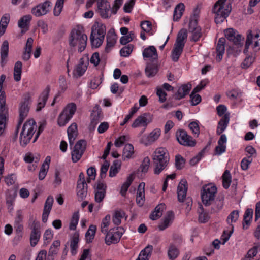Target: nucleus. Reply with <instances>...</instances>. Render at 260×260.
<instances>
[{"mask_svg":"<svg viewBox=\"0 0 260 260\" xmlns=\"http://www.w3.org/2000/svg\"><path fill=\"white\" fill-rule=\"evenodd\" d=\"M184 46L180 44H175L174 47L172 51V59L173 61L176 62L178 60L181 55Z\"/></svg>","mask_w":260,"mask_h":260,"instance_id":"32","label":"nucleus"},{"mask_svg":"<svg viewBox=\"0 0 260 260\" xmlns=\"http://www.w3.org/2000/svg\"><path fill=\"white\" fill-rule=\"evenodd\" d=\"M32 231L30 237V245L35 246L39 240L41 232L40 231L39 223L34 221L31 225Z\"/></svg>","mask_w":260,"mask_h":260,"instance_id":"17","label":"nucleus"},{"mask_svg":"<svg viewBox=\"0 0 260 260\" xmlns=\"http://www.w3.org/2000/svg\"><path fill=\"white\" fill-rule=\"evenodd\" d=\"M227 139L225 135H221L220 139L218 141V145L216 147L215 152L217 155H220L225 151Z\"/></svg>","mask_w":260,"mask_h":260,"instance_id":"27","label":"nucleus"},{"mask_svg":"<svg viewBox=\"0 0 260 260\" xmlns=\"http://www.w3.org/2000/svg\"><path fill=\"white\" fill-rule=\"evenodd\" d=\"M174 217L173 212H167V214L164 215L163 221L158 225L159 230L164 231L167 228L172 222Z\"/></svg>","mask_w":260,"mask_h":260,"instance_id":"28","label":"nucleus"},{"mask_svg":"<svg viewBox=\"0 0 260 260\" xmlns=\"http://www.w3.org/2000/svg\"><path fill=\"white\" fill-rule=\"evenodd\" d=\"M189 128L194 135L198 137L200 134V128L198 123L196 121H193L189 123Z\"/></svg>","mask_w":260,"mask_h":260,"instance_id":"60","label":"nucleus"},{"mask_svg":"<svg viewBox=\"0 0 260 260\" xmlns=\"http://www.w3.org/2000/svg\"><path fill=\"white\" fill-rule=\"evenodd\" d=\"M51 8V2L46 0L33 7L31 10V13L36 17H41L47 14Z\"/></svg>","mask_w":260,"mask_h":260,"instance_id":"10","label":"nucleus"},{"mask_svg":"<svg viewBox=\"0 0 260 260\" xmlns=\"http://www.w3.org/2000/svg\"><path fill=\"white\" fill-rule=\"evenodd\" d=\"M32 17L30 15H26L20 18L18 21V26L22 29V32L26 31L29 29V24Z\"/></svg>","mask_w":260,"mask_h":260,"instance_id":"29","label":"nucleus"},{"mask_svg":"<svg viewBox=\"0 0 260 260\" xmlns=\"http://www.w3.org/2000/svg\"><path fill=\"white\" fill-rule=\"evenodd\" d=\"M179 254V250L173 244H171L168 251V255L170 259L174 260L177 257Z\"/></svg>","mask_w":260,"mask_h":260,"instance_id":"42","label":"nucleus"},{"mask_svg":"<svg viewBox=\"0 0 260 260\" xmlns=\"http://www.w3.org/2000/svg\"><path fill=\"white\" fill-rule=\"evenodd\" d=\"M110 220V216L106 215L103 219L101 224V232L104 234L108 232L109 221Z\"/></svg>","mask_w":260,"mask_h":260,"instance_id":"47","label":"nucleus"},{"mask_svg":"<svg viewBox=\"0 0 260 260\" xmlns=\"http://www.w3.org/2000/svg\"><path fill=\"white\" fill-rule=\"evenodd\" d=\"M153 249L152 245H148L141 251L137 260H148L151 255Z\"/></svg>","mask_w":260,"mask_h":260,"instance_id":"34","label":"nucleus"},{"mask_svg":"<svg viewBox=\"0 0 260 260\" xmlns=\"http://www.w3.org/2000/svg\"><path fill=\"white\" fill-rule=\"evenodd\" d=\"M160 134L161 130L159 128H155L146 138H143L142 141L145 145H149L157 140Z\"/></svg>","mask_w":260,"mask_h":260,"instance_id":"20","label":"nucleus"},{"mask_svg":"<svg viewBox=\"0 0 260 260\" xmlns=\"http://www.w3.org/2000/svg\"><path fill=\"white\" fill-rule=\"evenodd\" d=\"M88 187L86 183L84 174L81 172L77 182V195L79 200H83L86 197L88 191Z\"/></svg>","mask_w":260,"mask_h":260,"instance_id":"8","label":"nucleus"},{"mask_svg":"<svg viewBox=\"0 0 260 260\" xmlns=\"http://www.w3.org/2000/svg\"><path fill=\"white\" fill-rule=\"evenodd\" d=\"M33 43L34 39L31 37L28 38L25 45V50L22 55V59L24 60L27 61L30 58Z\"/></svg>","mask_w":260,"mask_h":260,"instance_id":"30","label":"nucleus"},{"mask_svg":"<svg viewBox=\"0 0 260 260\" xmlns=\"http://www.w3.org/2000/svg\"><path fill=\"white\" fill-rule=\"evenodd\" d=\"M134 177L133 174H131L127 177L126 181L122 185L120 190V194L122 196H124L127 191V189L133 181L134 180Z\"/></svg>","mask_w":260,"mask_h":260,"instance_id":"39","label":"nucleus"},{"mask_svg":"<svg viewBox=\"0 0 260 260\" xmlns=\"http://www.w3.org/2000/svg\"><path fill=\"white\" fill-rule=\"evenodd\" d=\"M252 30H248L247 31V38H246V43H245V48L243 51L244 53L245 54L248 52V49L249 46H250V44H251L252 43Z\"/></svg>","mask_w":260,"mask_h":260,"instance_id":"56","label":"nucleus"},{"mask_svg":"<svg viewBox=\"0 0 260 260\" xmlns=\"http://www.w3.org/2000/svg\"><path fill=\"white\" fill-rule=\"evenodd\" d=\"M133 48V45L131 44L123 47L120 51L121 56L125 57L128 56L132 53Z\"/></svg>","mask_w":260,"mask_h":260,"instance_id":"51","label":"nucleus"},{"mask_svg":"<svg viewBox=\"0 0 260 260\" xmlns=\"http://www.w3.org/2000/svg\"><path fill=\"white\" fill-rule=\"evenodd\" d=\"M16 194L14 193L13 194H9L6 197V205L8 207V209L9 210H13V205L14 202Z\"/></svg>","mask_w":260,"mask_h":260,"instance_id":"54","label":"nucleus"},{"mask_svg":"<svg viewBox=\"0 0 260 260\" xmlns=\"http://www.w3.org/2000/svg\"><path fill=\"white\" fill-rule=\"evenodd\" d=\"M255 57L253 56H248L245 58L241 64V67L243 69H247L254 61Z\"/></svg>","mask_w":260,"mask_h":260,"instance_id":"53","label":"nucleus"},{"mask_svg":"<svg viewBox=\"0 0 260 260\" xmlns=\"http://www.w3.org/2000/svg\"><path fill=\"white\" fill-rule=\"evenodd\" d=\"M226 40L224 38H220L217 44L216 51L217 53L216 59L220 61L222 58L223 55L225 51V44Z\"/></svg>","mask_w":260,"mask_h":260,"instance_id":"24","label":"nucleus"},{"mask_svg":"<svg viewBox=\"0 0 260 260\" xmlns=\"http://www.w3.org/2000/svg\"><path fill=\"white\" fill-rule=\"evenodd\" d=\"M22 63L20 61H17L14 68V80L18 82L21 80L22 73Z\"/></svg>","mask_w":260,"mask_h":260,"instance_id":"35","label":"nucleus"},{"mask_svg":"<svg viewBox=\"0 0 260 260\" xmlns=\"http://www.w3.org/2000/svg\"><path fill=\"white\" fill-rule=\"evenodd\" d=\"M107 45L105 48L106 52L109 51L110 48L113 47L116 41V35L114 31H109L107 35Z\"/></svg>","mask_w":260,"mask_h":260,"instance_id":"31","label":"nucleus"},{"mask_svg":"<svg viewBox=\"0 0 260 260\" xmlns=\"http://www.w3.org/2000/svg\"><path fill=\"white\" fill-rule=\"evenodd\" d=\"M50 90V87L48 86H47L40 95L38 100L39 102L44 103L45 104H46V103L48 98Z\"/></svg>","mask_w":260,"mask_h":260,"instance_id":"52","label":"nucleus"},{"mask_svg":"<svg viewBox=\"0 0 260 260\" xmlns=\"http://www.w3.org/2000/svg\"><path fill=\"white\" fill-rule=\"evenodd\" d=\"M86 147V142L84 140L78 141L74 146L72 152V159L73 162H77L84 153Z\"/></svg>","mask_w":260,"mask_h":260,"instance_id":"11","label":"nucleus"},{"mask_svg":"<svg viewBox=\"0 0 260 260\" xmlns=\"http://www.w3.org/2000/svg\"><path fill=\"white\" fill-rule=\"evenodd\" d=\"M134 154V147L131 144H127L125 145L122 153V159L125 160L132 157Z\"/></svg>","mask_w":260,"mask_h":260,"instance_id":"37","label":"nucleus"},{"mask_svg":"<svg viewBox=\"0 0 260 260\" xmlns=\"http://www.w3.org/2000/svg\"><path fill=\"white\" fill-rule=\"evenodd\" d=\"M157 68L154 64H148L145 69V73L147 77H152L154 76L157 72Z\"/></svg>","mask_w":260,"mask_h":260,"instance_id":"44","label":"nucleus"},{"mask_svg":"<svg viewBox=\"0 0 260 260\" xmlns=\"http://www.w3.org/2000/svg\"><path fill=\"white\" fill-rule=\"evenodd\" d=\"M143 56L144 58H148L152 60H156L158 57L156 49L153 46H149L143 50Z\"/></svg>","mask_w":260,"mask_h":260,"instance_id":"26","label":"nucleus"},{"mask_svg":"<svg viewBox=\"0 0 260 260\" xmlns=\"http://www.w3.org/2000/svg\"><path fill=\"white\" fill-rule=\"evenodd\" d=\"M79 219L78 212H74L71 219L69 229L70 230H75Z\"/></svg>","mask_w":260,"mask_h":260,"instance_id":"48","label":"nucleus"},{"mask_svg":"<svg viewBox=\"0 0 260 260\" xmlns=\"http://www.w3.org/2000/svg\"><path fill=\"white\" fill-rule=\"evenodd\" d=\"M217 188L215 185L209 184L203 187L201 192L202 202L205 206L211 205L212 210L214 211L222 209L223 206V199L215 200Z\"/></svg>","mask_w":260,"mask_h":260,"instance_id":"1","label":"nucleus"},{"mask_svg":"<svg viewBox=\"0 0 260 260\" xmlns=\"http://www.w3.org/2000/svg\"><path fill=\"white\" fill-rule=\"evenodd\" d=\"M187 30L184 29H181L178 33L175 44H181L184 46V40L187 38Z\"/></svg>","mask_w":260,"mask_h":260,"instance_id":"45","label":"nucleus"},{"mask_svg":"<svg viewBox=\"0 0 260 260\" xmlns=\"http://www.w3.org/2000/svg\"><path fill=\"white\" fill-rule=\"evenodd\" d=\"M226 1V0H218L214 6L213 12L216 14L215 18L216 23L222 22L231 11V6L230 4H225Z\"/></svg>","mask_w":260,"mask_h":260,"instance_id":"6","label":"nucleus"},{"mask_svg":"<svg viewBox=\"0 0 260 260\" xmlns=\"http://www.w3.org/2000/svg\"><path fill=\"white\" fill-rule=\"evenodd\" d=\"M91 123L93 125H96L100 121L102 117L101 111H93L91 114Z\"/></svg>","mask_w":260,"mask_h":260,"instance_id":"57","label":"nucleus"},{"mask_svg":"<svg viewBox=\"0 0 260 260\" xmlns=\"http://www.w3.org/2000/svg\"><path fill=\"white\" fill-rule=\"evenodd\" d=\"M236 32V31L233 28H229L224 30V35L227 39L233 42L235 45L240 47L243 45L242 41L244 38Z\"/></svg>","mask_w":260,"mask_h":260,"instance_id":"15","label":"nucleus"},{"mask_svg":"<svg viewBox=\"0 0 260 260\" xmlns=\"http://www.w3.org/2000/svg\"><path fill=\"white\" fill-rule=\"evenodd\" d=\"M67 133L70 145H73L78 135L77 125L73 123L68 128Z\"/></svg>","mask_w":260,"mask_h":260,"instance_id":"21","label":"nucleus"},{"mask_svg":"<svg viewBox=\"0 0 260 260\" xmlns=\"http://www.w3.org/2000/svg\"><path fill=\"white\" fill-rule=\"evenodd\" d=\"M185 159L180 155L175 156V166L177 169H181L184 166Z\"/></svg>","mask_w":260,"mask_h":260,"instance_id":"59","label":"nucleus"},{"mask_svg":"<svg viewBox=\"0 0 260 260\" xmlns=\"http://www.w3.org/2000/svg\"><path fill=\"white\" fill-rule=\"evenodd\" d=\"M230 121V114L225 113L218 122L216 133L217 135L221 134L226 129Z\"/></svg>","mask_w":260,"mask_h":260,"instance_id":"22","label":"nucleus"},{"mask_svg":"<svg viewBox=\"0 0 260 260\" xmlns=\"http://www.w3.org/2000/svg\"><path fill=\"white\" fill-rule=\"evenodd\" d=\"M125 216L124 212H114L112 221L116 225H119L121 222V219Z\"/></svg>","mask_w":260,"mask_h":260,"instance_id":"50","label":"nucleus"},{"mask_svg":"<svg viewBox=\"0 0 260 260\" xmlns=\"http://www.w3.org/2000/svg\"><path fill=\"white\" fill-rule=\"evenodd\" d=\"M149 114L147 113H144L143 114L138 116L134 121L132 125L133 128L138 127H146L148 124L150 122L151 120L148 119Z\"/></svg>","mask_w":260,"mask_h":260,"instance_id":"19","label":"nucleus"},{"mask_svg":"<svg viewBox=\"0 0 260 260\" xmlns=\"http://www.w3.org/2000/svg\"><path fill=\"white\" fill-rule=\"evenodd\" d=\"M120 163L118 160H114L110 168L109 176L111 177L115 176L120 168Z\"/></svg>","mask_w":260,"mask_h":260,"instance_id":"43","label":"nucleus"},{"mask_svg":"<svg viewBox=\"0 0 260 260\" xmlns=\"http://www.w3.org/2000/svg\"><path fill=\"white\" fill-rule=\"evenodd\" d=\"M97 33L99 36V38H95L96 36H95V35L93 32H91L90 36L91 45L96 48L100 47L104 41L106 33L105 26L102 24L98 25V30Z\"/></svg>","mask_w":260,"mask_h":260,"instance_id":"12","label":"nucleus"},{"mask_svg":"<svg viewBox=\"0 0 260 260\" xmlns=\"http://www.w3.org/2000/svg\"><path fill=\"white\" fill-rule=\"evenodd\" d=\"M191 89L190 84H183L180 87L177 92L174 95L176 100H180L185 96Z\"/></svg>","mask_w":260,"mask_h":260,"instance_id":"23","label":"nucleus"},{"mask_svg":"<svg viewBox=\"0 0 260 260\" xmlns=\"http://www.w3.org/2000/svg\"><path fill=\"white\" fill-rule=\"evenodd\" d=\"M87 39V36L81 30L74 29L70 34L69 45L71 47H77L78 51L82 52L86 47Z\"/></svg>","mask_w":260,"mask_h":260,"instance_id":"5","label":"nucleus"},{"mask_svg":"<svg viewBox=\"0 0 260 260\" xmlns=\"http://www.w3.org/2000/svg\"><path fill=\"white\" fill-rule=\"evenodd\" d=\"M253 212H245L243 218V228L247 229L252 218Z\"/></svg>","mask_w":260,"mask_h":260,"instance_id":"49","label":"nucleus"},{"mask_svg":"<svg viewBox=\"0 0 260 260\" xmlns=\"http://www.w3.org/2000/svg\"><path fill=\"white\" fill-rule=\"evenodd\" d=\"M176 137L181 145L188 147H194L196 145V140L183 129L178 130L176 133Z\"/></svg>","mask_w":260,"mask_h":260,"instance_id":"9","label":"nucleus"},{"mask_svg":"<svg viewBox=\"0 0 260 260\" xmlns=\"http://www.w3.org/2000/svg\"><path fill=\"white\" fill-rule=\"evenodd\" d=\"M8 116V108L5 106V97L3 95L0 96V136L4 132Z\"/></svg>","mask_w":260,"mask_h":260,"instance_id":"13","label":"nucleus"},{"mask_svg":"<svg viewBox=\"0 0 260 260\" xmlns=\"http://www.w3.org/2000/svg\"><path fill=\"white\" fill-rule=\"evenodd\" d=\"M79 235L78 233H75L71 239L70 246L71 248V252L73 255H74L77 253V249L78 247V244L79 242Z\"/></svg>","mask_w":260,"mask_h":260,"instance_id":"33","label":"nucleus"},{"mask_svg":"<svg viewBox=\"0 0 260 260\" xmlns=\"http://www.w3.org/2000/svg\"><path fill=\"white\" fill-rule=\"evenodd\" d=\"M31 102V95L28 92L25 93L19 104V119L14 132L15 137L17 138L24 120L26 118L29 111V105Z\"/></svg>","mask_w":260,"mask_h":260,"instance_id":"3","label":"nucleus"},{"mask_svg":"<svg viewBox=\"0 0 260 260\" xmlns=\"http://www.w3.org/2000/svg\"><path fill=\"white\" fill-rule=\"evenodd\" d=\"M150 165V159L148 157L144 158L140 167V169L142 172L146 173L147 172Z\"/></svg>","mask_w":260,"mask_h":260,"instance_id":"58","label":"nucleus"},{"mask_svg":"<svg viewBox=\"0 0 260 260\" xmlns=\"http://www.w3.org/2000/svg\"><path fill=\"white\" fill-rule=\"evenodd\" d=\"M105 236V243L107 245H110L112 243H117L119 241L116 236L114 234L113 230L111 229L107 233H106Z\"/></svg>","mask_w":260,"mask_h":260,"instance_id":"36","label":"nucleus"},{"mask_svg":"<svg viewBox=\"0 0 260 260\" xmlns=\"http://www.w3.org/2000/svg\"><path fill=\"white\" fill-rule=\"evenodd\" d=\"M184 5L182 3H179L176 6L174 11V20L177 21L181 18L184 11Z\"/></svg>","mask_w":260,"mask_h":260,"instance_id":"38","label":"nucleus"},{"mask_svg":"<svg viewBox=\"0 0 260 260\" xmlns=\"http://www.w3.org/2000/svg\"><path fill=\"white\" fill-rule=\"evenodd\" d=\"M97 5L99 12L101 16L104 18H108L110 15V5L107 0H98Z\"/></svg>","mask_w":260,"mask_h":260,"instance_id":"16","label":"nucleus"},{"mask_svg":"<svg viewBox=\"0 0 260 260\" xmlns=\"http://www.w3.org/2000/svg\"><path fill=\"white\" fill-rule=\"evenodd\" d=\"M140 25L143 30L146 32H149L152 29V23L149 21H142Z\"/></svg>","mask_w":260,"mask_h":260,"instance_id":"63","label":"nucleus"},{"mask_svg":"<svg viewBox=\"0 0 260 260\" xmlns=\"http://www.w3.org/2000/svg\"><path fill=\"white\" fill-rule=\"evenodd\" d=\"M210 218L209 212H199L198 221L199 222L204 223L208 221Z\"/></svg>","mask_w":260,"mask_h":260,"instance_id":"55","label":"nucleus"},{"mask_svg":"<svg viewBox=\"0 0 260 260\" xmlns=\"http://www.w3.org/2000/svg\"><path fill=\"white\" fill-rule=\"evenodd\" d=\"M87 64L88 62L85 61L84 58H80L79 63L76 66L74 71V74L78 77H81L86 71Z\"/></svg>","mask_w":260,"mask_h":260,"instance_id":"25","label":"nucleus"},{"mask_svg":"<svg viewBox=\"0 0 260 260\" xmlns=\"http://www.w3.org/2000/svg\"><path fill=\"white\" fill-rule=\"evenodd\" d=\"M77 110L76 105L70 103L67 105L57 118V124L59 126H64L71 119Z\"/></svg>","mask_w":260,"mask_h":260,"instance_id":"7","label":"nucleus"},{"mask_svg":"<svg viewBox=\"0 0 260 260\" xmlns=\"http://www.w3.org/2000/svg\"><path fill=\"white\" fill-rule=\"evenodd\" d=\"M37 128L36 123L33 119L27 120L24 123L19 137L21 146L25 147L30 142Z\"/></svg>","mask_w":260,"mask_h":260,"instance_id":"4","label":"nucleus"},{"mask_svg":"<svg viewBox=\"0 0 260 260\" xmlns=\"http://www.w3.org/2000/svg\"><path fill=\"white\" fill-rule=\"evenodd\" d=\"M222 185L225 189H228L231 183V175L229 170H226L222 176Z\"/></svg>","mask_w":260,"mask_h":260,"instance_id":"41","label":"nucleus"},{"mask_svg":"<svg viewBox=\"0 0 260 260\" xmlns=\"http://www.w3.org/2000/svg\"><path fill=\"white\" fill-rule=\"evenodd\" d=\"M96 230V226L94 225H91L89 227L85 234L87 241L88 242H91L92 240L94 239Z\"/></svg>","mask_w":260,"mask_h":260,"instance_id":"46","label":"nucleus"},{"mask_svg":"<svg viewBox=\"0 0 260 260\" xmlns=\"http://www.w3.org/2000/svg\"><path fill=\"white\" fill-rule=\"evenodd\" d=\"M110 166V163L107 160H105L101 166V172H100V177L101 178H104L106 176V173L108 170V168Z\"/></svg>","mask_w":260,"mask_h":260,"instance_id":"61","label":"nucleus"},{"mask_svg":"<svg viewBox=\"0 0 260 260\" xmlns=\"http://www.w3.org/2000/svg\"><path fill=\"white\" fill-rule=\"evenodd\" d=\"M190 97L191 98V104L193 106L198 105L201 101V96L198 94L191 92Z\"/></svg>","mask_w":260,"mask_h":260,"instance_id":"64","label":"nucleus"},{"mask_svg":"<svg viewBox=\"0 0 260 260\" xmlns=\"http://www.w3.org/2000/svg\"><path fill=\"white\" fill-rule=\"evenodd\" d=\"M169 160V154L165 148H157L152 155L154 174H160L168 166Z\"/></svg>","mask_w":260,"mask_h":260,"instance_id":"2","label":"nucleus"},{"mask_svg":"<svg viewBox=\"0 0 260 260\" xmlns=\"http://www.w3.org/2000/svg\"><path fill=\"white\" fill-rule=\"evenodd\" d=\"M239 216V212H231L226 219L228 223L231 225L233 222H235Z\"/></svg>","mask_w":260,"mask_h":260,"instance_id":"62","label":"nucleus"},{"mask_svg":"<svg viewBox=\"0 0 260 260\" xmlns=\"http://www.w3.org/2000/svg\"><path fill=\"white\" fill-rule=\"evenodd\" d=\"M188 31L191 34L190 40L192 41H198L202 36L201 29L198 26L197 20L196 19L190 20Z\"/></svg>","mask_w":260,"mask_h":260,"instance_id":"14","label":"nucleus"},{"mask_svg":"<svg viewBox=\"0 0 260 260\" xmlns=\"http://www.w3.org/2000/svg\"><path fill=\"white\" fill-rule=\"evenodd\" d=\"M187 190V182L185 179H182L177 187L178 199L179 202H183L186 199Z\"/></svg>","mask_w":260,"mask_h":260,"instance_id":"18","label":"nucleus"},{"mask_svg":"<svg viewBox=\"0 0 260 260\" xmlns=\"http://www.w3.org/2000/svg\"><path fill=\"white\" fill-rule=\"evenodd\" d=\"M9 50V43L5 40L3 42L1 48V63L3 65L4 62L8 56Z\"/></svg>","mask_w":260,"mask_h":260,"instance_id":"40","label":"nucleus"}]
</instances>
